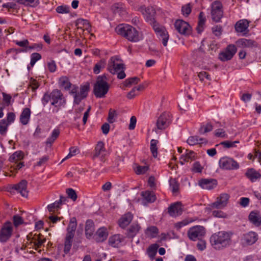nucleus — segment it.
Segmentation results:
<instances>
[{
    "label": "nucleus",
    "mask_w": 261,
    "mask_h": 261,
    "mask_svg": "<svg viewBox=\"0 0 261 261\" xmlns=\"http://www.w3.org/2000/svg\"><path fill=\"white\" fill-rule=\"evenodd\" d=\"M42 103L45 106L49 101L51 105L54 106L53 113H58L59 110L64 107L66 103L65 98L62 92L58 89H55L50 93H45L41 99Z\"/></svg>",
    "instance_id": "obj_1"
},
{
    "label": "nucleus",
    "mask_w": 261,
    "mask_h": 261,
    "mask_svg": "<svg viewBox=\"0 0 261 261\" xmlns=\"http://www.w3.org/2000/svg\"><path fill=\"white\" fill-rule=\"evenodd\" d=\"M232 235L230 232L221 231L211 237L210 242L215 249L220 250L227 247L231 244Z\"/></svg>",
    "instance_id": "obj_2"
},
{
    "label": "nucleus",
    "mask_w": 261,
    "mask_h": 261,
    "mask_svg": "<svg viewBox=\"0 0 261 261\" xmlns=\"http://www.w3.org/2000/svg\"><path fill=\"white\" fill-rule=\"evenodd\" d=\"M115 30L118 34L124 36L130 41L137 42L141 39L138 31L130 25L121 24L118 25Z\"/></svg>",
    "instance_id": "obj_3"
},
{
    "label": "nucleus",
    "mask_w": 261,
    "mask_h": 261,
    "mask_svg": "<svg viewBox=\"0 0 261 261\" xmlns=\"http://www.w3.org/2000/svg\"><path fill=\"white\" fill-rule=\"evenodd\" d=\"M124 65L118 56H114L110 59L108 70L113 74L117 73V77L119 79H123L126 76L124 71Z\"/></svg>",
    "instance_id": "obj_4"
},
{
    "label": "nucleus",
    "mask_w": 261,
    "mask_h": 261,
    "mask_svg": "<svg viewBox=\"0 0 261 261\" xmlns=\"http://www.w3.org/2000/svg\"><path fill=\"white\" fill-rule=\"evenodd\" d=\"M110 85L107 82V77L106 75L98 76L94 85L93 92L97 98H102L105 96L109 91Z\"/></svg>",
    "instance_id": "obj_5"
},
{
    "label": "nucleus",
    "mask_w": 261,
    "mask_h": 261,
    "mask_svg": "<svg viewBox=\"0 0 261 261\" xmlns=\"http://www.w3.org/2000/svg\"><path fill=\"white\" fill-rule=\"evenodd\" d=\"M187 234L190 240L196 241L204 236L205 228L202 226L196 225L191 227L188 230Z\"/></svg>",
    "instance_id": "obj_6"
},
{
    "label": "nucleus",
    "mask_w": 261,
    "mask_h": 261,
    "mask_svg": "<svg viewBox=\"0 0 261 261\" xmlns=\"http://www.w3.org/2000/svg\"><path fill=\"white\" fill-rule=\"evenodd\" d=\"M223 12L222 4L219 1H215L211 4V16L212 19L215 22L220 21L222 17Z\"/></svg>",
    "instance_id": "obj_7"
},
{
    "label": "nucleus",
    "mask_w": 261,
    "mask_h": 261,
    "mask_svg": "<svg viewBox=\"0 0 261 261\" xmlns=\"http://www.w3.org/2000/svg\"><path fill=\"white\" fill-rule=\"evenodd\" d=\"M153 28L159 39L162 41L163 45L166 46L169 39V35L165 28L156 23L153 24Z\"/></svg>",
    "instance_id": "obj_8"
},
{
    "label": "nucleus",
    "mask_w": 261,
    "mask_h": 261,
    "mask_svg": "<svg viewBox=\"0 0 261 261\" xmlns=\"http://www.w3.org/2000/svg\"><path fill=\"white\" fill-rule=\"evenodd\" d=\"M219 166L221 168L225 170H234L239 167V165L236 161L228 157L222 158L219 161Z\"/></svg>",
    "instance_id": "obj_9"
},
{
    "label": "nucleus",
    "mask_w": 261,
    "mask_h": 261,
    "mask_svg": "<svg viewBox=\"0 0 261 261\" xmlns=\"http://www.w3.org/2000/svg\"><path fill=\"white\" fill-rule=\"evenodd\" d=\"M237 52V47L234 45L230 44L227 46L226 49L219 54V59L225 62L231 60Z\"/></svg>",
    "instance_id": "obj_10"
},
{
    "label": "nucleus",
    "mask_w": 261,
    "mask_h": 261,
    "mask_svg": "<svg viewBox=\"0 0 261 261\" xmlns=\"http://www.w3.org/2000/svg\"><path fill=\"white\" fill-rule=\"evenodd\" d=\"M13 227L10 222L7 221L5 223L1 228L0 232V241L5 242L12 235Z\"/></svg>",
    "instance_id": "obj_11"
},
{
    "label": "nucleus",
    "mask_w": 261,
    "mask_h": 261,
    "mask_svg": "<svg viewBox=\"0 0 261 261\" xmlns=\"http://www.w3.org/2000/svg\"><path fill=\"white\" fill-rule=\"evenodd\" d=\"M140 11L147 21L153 24L156 23L154 21L155 11L152 7H146L144 6H142L140 7Z\"/></svg>",
    "instance_id": "obj_12"
},
{
    "label": "nucleus",
    "mask_w": 261,
    "mask_h": 261,
    "mask_svg": "<svg viewBox=\"0 0 261 261\" xmlns=\"http://www.w3.org/2000/svg\"><path fill=\"white\" fill-rule=\"evenodd\" d=\"M174 26L176 30L181 34L188 35L191 32V28L189 23L182 20H177Z\"/></svg>",
    "instance_id": "obj_13"
},
{
    "label": "nucleus",
    "mask_w": 261,
    "mask_h": 261,
    "mask_svg": "<svg viewBox=\"0 0 261 261\" xmlns=\"http://www.w3.org/2000/svg\"><path fill=\"white\" fill-rule=\"evenodd\" d=\"M230 196L228 194L223 193L217 198L215 202L212 203L211 207L216 208H222L226 206Z\"/></svg>",
    "instance_id": "obj_14"
},
{
    "label": "nucleus",
    "mask_w": 261,
    "mask_h": 261,
    "mask_svg": "<svg viewBox=\"0 0 261 261\" xmlns=\"http://www.w3.org/2000/svg\"><path fill=\"white\" fill-rule=\"evenodd\" d=\"M170 115L168 113H163L159 117L156 122V127L159 129H164L169 125Z\"/></svg>",
    "instance_id": "obj_15"
},
{
    "label": "nucleus",
    "mask_w": 261,
    "mask_h": 261,
    "mask_svg": "<svg viewBox=\"0 0 261 261\" xmlns=\"http://www.w3.org/2000/svg\"><path fill=\"white\" fill-rule=\"evenodd\" d=\"M89 85L86 84L80 87V92L74 95V103L79 105L82 99L87 97L89 90Z\"/></svg>",
    "instance_id": "obj_16"
},
{
    "label": "nucleus",
    "mask_w": 261,
    "mask_h": 261,
    "mask_svg": "<svg viewBox=\"0 0 261 261\" xmlns=\"http://www.w3.org/2000/svg\"><path fill=\"white\" fill-rule=\"evenodd\" d=\"M168 210L169 215L172 217L179 216L182 213V205L180 202H176L172 204Z\"/></svg>",
    "instance_id": "obj_17"
},
{
    "label": "nucleus",
    "mask_w": 261,
    "mask_h": 261,
    "mask_svg": "<svg viewBox=\"0 0 261 261\" xmlns=\"http://www.w3.org/2000/svg\"><path fill=\"white\" fill-rule=\"evenodd\" d=\"M199 186L203 189L211 190L217 185V181L214 179H202L199 181Z\"/></svg>",
    "instance_id": "obj_18"
},
{
    "label": "nucleus",
    "mask_w": 261,
    "mask_h": 261,
    "mask_svg": "<svg viewBox=\"0 0 261 261\" xmlns=\"http://www.w3.org/2000/svg\"><path fill=\"white\" fill-rule=\"evenodd\" d=\"M27 181L22 180L19 183L14 186L13 189L19 193L22 196L27 197L28 192L27 190Z\"/></svg>",
    "instance_id": "obj_19"
},
{
    "label": "nucleus",
    "mask_w": 261,
    "mask_h": 261,
    "mask_svg": "<svg viewBox=\"0 0 261 261\" xmlns=\"http://www.w3.org/2000/svg\"><path fill=\"white\" fill-rule=\"evenodd\" d=\"M236 44L238 47L251 48L256 46L255 41L246 38L240 39L237 41Z\"/></svg>",
    "instance_id": "obj_20"
},
{
    "label": "nucleus",
    "mask_w": 261,
    "mask_h": 261,
    "mask_svg": "<svg viewBox=\"0 0 261 261\" xmlns=\"http://www.w3.org/2000/svg\"><path fill=\"white\" fill-rule=\"evenodd\" d=\"M257 240V234L254 232L250 231L244 234L243 240L247 245H252Z\"/></svg>",
    "instance_id": "obj_21"
},
{
    "label": "nucleus",
    "mask_w": 261,
    "mask_h": 261,
    "mask_svg": "<svg viewBox=\"0 0 261 261\" xmlns=\"http://www.w3.org/2000/svg\"><path fill=\"white\" fill-rule=\"evenodd\" d=\"M196 153L192 150H186V152L180 158V163L183 165L184 162H191L196 159Z\"/></svg>",
    "instance_id": "obj_22"
},
{
    "label": "nucleus",
    "mask_w": 261,
    "mask_h": 261,
    "mask_svg": "<svg viewBox=\"0 0 261 261\" xmlns=\"http://www.w3.org/2000/svg\"><path fill=\"white\" fill-rule=\"evenodd\" d=\"M133 218V216L130 213L125 214L119 220V226L121 228H125L130 223Z\"/></svg>",
    "instance_id": "obj_23"
},
{
    "label": "nucleus",
    "mask_w": 261,
    "mask_h": 261,
    "mask_svg": "<svg viewBox=\"0 0 261 261\" xmlns=\"http://www.w3.org/2000/svg\"><path fill=\"white\" fill-rule=\"evenodd\" d=\"M249 23V22L247 19L240 20L236 23L235 29L238 32H244L248 29Z\"/></svg>",
    "instance_id": "obj_24"
},
{
    "label": "nucleus",
    "mask_w": 261,
    "mask_h": 261,
    "mask_svg": "<svg viewBox=\"0 0 261 261\" xmlns=\"http://www.w3.org/2000/svg\"><path fill=\"white\" fill-rule=\"evenodd\" d=\"M249 220L256 226L261 224V216L257 212H251L249 215Z\"/></svg>",
    "instance_id": "obj_25"
},
{
    "label": "nucleus",
    "mask_w": 261,
    "mask_h": 261,
    "mask_svg": "<svg viewBox=\"0 0 261 261\" xmlns=\"http://www.w3.org/2000/svg\"><path fill=\"white\" fill-rule=\"evenodd\" d=\"M94 231V225L92 220H88L85 225V234L87 238L89 239L93 234Z\"/></svg>",
    "instance_id": "obj_26"
},
{
    "label": "nucleus",
    "mask_w": 261,
    "mask_h": 261,
    "mask_svg": "<svg viewBox=\"0 0 261 261\" xmlns=\"http://www.w3.org/2000/svg\"><path fill=\"white\" fill-rule=\"evenodd\" d=\"M31 110L29 108H25L23 110L20 116V121L23 125L28 123L30 119Z\"/></svg>",
    "instance_id": "obj_27"
},
{
    "label": "nucleus",
    "mask_w": 261,
    "mask_h": 261,
    "mask_svg": "<svg viewBox=\"0 0 261 261\" xmlns=\"http://www.w3.org/2000/svg\"><path fill=\"white\" fill-rule=\"evenodd\" d=\"M96 236L97 242H101L104 241L107 239L108 236L107 229L105 227L99 228L96 231Z\"/></svg>",
    "instance_id": "obj_28"
},
{
    "label": "nucleus",
    "mask_w": 261,
    "mask_h": 261,
    "mask_svg": "<svg viewBox=\"0 0 261 261\" xmlns=\"http://www.w3.org/2000/svg\"><path fill=\"white\" fill-rule=\"evenodd\" d=\"M77 226L76 219L75 217H72L70 219L69 223L67 228V233L66 235H71L74 236V232Z\"/></svg>",
    "instance_id": "obj_29"
},
{
    "label": "nucleus",
    "mask_w": 261,
    "mask_h": 261,
    "mask_svg": "<svg viewBox=\"0 0 261 261\" xmlns=\"http://www.w3.org/2000/svg\"><path fill=\"white\" fill-rule=\"evenodd\" d=\"M105 151L104 143L102 141H99L95 146L92 158L94 159L98 157Z\"/></svg>",
    "instance_id": "obj_30"
},
{
    "label": "nucleus",
    "mask_w": 261,
    "mask_h": 261,
    "mask_svg": "<svg viewBox=\"0 0 261 261\" xmlns=\"http://www.w3.org/2000/svg\"><path fill=\"white\" fill-rule=\"evenodd\" d=\"M140 228L141 227L138 223H133L127 230V237L132 238L134 237L138 233Z\"/></svg>",
    "instance_id": "obj_31"
},
{
    "label": "nucleus",
    "mask_w": 261,
    "mask_h": 261,
    "mask_svg": "<svg viewBox=\"0 0 261 261\" xmlns=\"http://www.w3.org/2000/svg\"><path fill=\"white\" fill-rule=\"evenodd\" d=\"M122 241V237L120 234H115L109 239V245L113 247H117Z\"/></svg>",
    "instance_id": "obj_32"
},
{
    "label": "nucleus",
    "mask_w": 261,
    "mask_h": 261,
    "mask_svg": "<svg viewBox=\"0 0 261 261\" xmlns=\"http://www.w3.org/2000/svg\"><path fill=\"white\" fill-rule=\"evenodd\" d=\"M245 174L246 176L252 182L255 181L260 177V174L252 168L249 169Z\"/></svg>",
    "instance_id": "obj_33"
},
{
    "label": "nucleus",
    "mask_w": 261,
    "mask_h": 261,
    "mask_svg": "<svg viewBox=\"0 0 261 261\" xmlns=\"http://www.w3.org/2000/svg\"><path fill=\"white\" fill-rule=\"evenodd\" d=\"M205 19L204 13L202 12H200L199 14L198 23L196 28L198 33H201L203 31Z\"/></svg>",
    "instance_id": "obj_34"
},
{
    "label": "nucleus",
    "mask_w": 261,
    "mask_h": 261,
    "mask_svg": "<svg viewBox=\"0 0 261 261\" xmlns=\"http://www.w3.org/2000/svg\"><path fill=\"white\" fill-rule=\"evenodd\" d=\"M187 142L190 145H195L196 144H202L204 142H206L205 139L203 138H200L197 136H191L189 137Z\"/></svg>",
    "instance_id": "obj_35"
},
{
    "label": "nucleus",
    "mask_w": 261,
    "mask_h": 261,
    "mask_svg": "<svg viewBox=\"0 0 261 261\" xmlns=\"http://www.w3.org/2000/svg\"><path fill=\"white\" fill-rule=\"evenodd\" d=\"M112 10L115 14H118L119 15H123L125 14V9L122 3L114 4L112 7Z\"/></svg>",
    "instance_id": "obj_36"
},
{
    "label": "nucleus",
    "mask_w": 261,
    "mask_h": 261,
    "mask_svg": "<svg viewBox=\"0 0 261 261\" xmlns=\"http://www.w3.org/2000/svg\"><path fill=\"white\" fill-rule=\"evenodd\" d=\"M75 25L78 29H83L84 28L85 30H88L90 28V25L87 20L79 18L75 22Z\"/></svg>",
    "instance_id": "obj_37"
},
{
    "label": "nucleus",
    "mask_w": 261,
    "mask_h": 261,
    "mask_svg": "<svg viewBox=\"0 0 261 261\" xmlns=\"http://www.w3.org/2000/svg\"><path fill=\"white\" fill-rule=\"evenodd\" d=\"M74 237L70 235H66L64 242V251L66 254H67L71 249L72 243V239Z\"/></svg>",
    "instance_id": "obj_38"
},
{
    "label": "nucleus",
    "mask_w": 261,
    "mask_h": 261,
    "mask_svg": "<svg viewBox=\"0 0 261 261\" xmlns=\"http://www.w3.org/2000/svg\"><path fill=\"white\" fill-rule=\"evenodd\" d=\"M141 195L143 198L148 202H153L155 201L156 197L153 192L146 191L142 192Z\"/></svg>",
    "instance_id": "obj_39"
},
{
    "label": "nucleus",
    "mask_w": 261,
    "mask_h": 261,
    "mask_svg": "<svg viewBox=\"0 0 261 261\" xmlns=\"http://www.w3.org/2000/svg\"><path fill=\"white\" fill-rule=\"evenodd\" d=\"M59 84L61 87L64 88L65 90L69 89L71 85L69 79L66 76H62L60 77Z\"/></svg>",
    "instance_id": "obj_40"
},
{
    "label": "nucleus",
    "mask_w": 261,
    "mask_h": 261,
    "mask_svg": "<svg viewBox=\"0 0 261 261\" xmlns=\"http://www.w3.org/2000/svg\"><path fill=\"white\" fill-rule=\"evenodd\" d=\"M59 134L60 130L59 129H54L52 132L51 136L48 138L46 141V145H51L58 137Z\"/></svg>",
    "instance_id": "obj_41"
},
{
    "label": "nucleus",
    "mask_w": 261,
    "mask_h": 261,
    "mask_svg": "<svg viewBox=\"0 0 261 261\" xmlns=\"http://www.w3.org/2000/svg\"><path fill=\"white\" fill-rule=\"evenodd\" d=\"M159 245L156 244H154L149 246L148 248L147 252L148 256L150 257L151 259H153L154 257L156 254L158 249L159 248Z\"/></svg>",
    "instance_id": "obj_42"
},
{
    "label": "nucleus",
    "mask_w": 261,
    "mask_h": 261,
    "mask_svg": "<svg viewBox=\"0 0 261 261\" xmlns=\"http://www.w3.org/2000/svg\"><path fill=\"white\" fill-rule=\"evenodd\" d=\"M23 158V153L21 151H16L9 158V161L11 162L17 163V162L20 161Z\"/></svg>",
    "instance_id": "obj_43"
},
{
    "label": "nucleus",
    "mask_w": 261,
    "mask_h": 261,
    "mask_svg": "<svg viewBox=\"0 0 261 261\" xmlns=\"http://www.w3.org/2000/svg\"><path fill=\"white\" fill-rule=\"evenodd\" d=\"M41 235H39L36 237H34L31 243H33L34 245L37 248L40 247L46 241V239L45 238L42 239L41 238Z\"/></svg>",
    "instance_id": "obj_44"
},
{
    "label": "nucleus",
    "mask_w": 261,
    "mask_h": 261,
    "mask_svg": "<svg viewBox=\"0 0 261 261\" xmlns=\"http://www.w3.org/2000/svg\"><path fill=\"white\" fill-rule=\"evenodd\" d=\"M170 187L173 193L178 192L179 185L175 178H171L169 180Z\"/></svg>",
    "instance_id": "obj_45"
},
{
    "label": "nucleus",
    "mask_w": 261,
    "mask_h": 261,
    "mask_svg": "<svg viewBox=\"0 0 261 261\" xmlns=\"http://www.w3.org/2000/svg\"><path fill=\"white\" fill-rule=\"evenodd\" d=\"M14 42L16 45H18L19 46L25 48V49H19V51H23V52L28 51V45L29 44V42L28 40L24 39L22 41L15 40V41H14Z\"/></svg>",
    "instance_id": "obj_46"
},
{
    "label": "nucleus",
    "mask_w": 261,
    "mask_h": 261,
    "mask_svg": "<svg viewBox=\"0 0 261 261\" xmlns=\"http://www.w3.org/2000/svg\"><path fill=\"white\" fill-rule=\"evenodd\" d=\"M106 64L105 60H101L99 62L96 63L93 68V71L94 73L98 74L100 72L101 69L103 68Z\"/></svg>",
    "instance_id": "obj_47"
},
{
    "label": "nucleus",
    "mask_w": 261,
    "mask_h": 261,
    "mask_svg": "<svg viewBox=\"0 0 261 261\" xmlns=\"http://www.w3.org/2000/svg\"><path fill=\"white\" fill-rule=\"evenodd\" d=\"M140 81V79L135 76L126 79L124 82V86L125 87H130L133 85L137 84Z\"/></svg>",
    "instance_id": "obj_48"
},
{
    "label": "nucleus",
    "mask_w": 261,
    "mask_h": 261,
    "mask_svg": "<svg viewBox=\"0 0 261 261\" xmlns=\"http://www.w3.org/2000/svg\"><path fill=\"white\" fill-rule=\"evenodd\" d=\"M158 141L152 139L150 142V151L153 157L156 158L158 155V148L156 147Z\"/></svg>",
    "instance_id": "obj_49"
},
{
    "label": "nucleus",
    "mask_w": 261,
    "mask_h": 261,
    "mask_svg": "<svg viewBox=\"0 0 261 261\" xmlns=\"http://www.w3.org/2000/svg\"><path fill=\"white\" fill-rule=\"evenodd\" d=\"M20 4L35 7L39 4L38 0H16Z\"/></svg>",
    "instance_id": "obj_50"
},
{
    "label": "nucleus",
    "mask_w": 261,
    "mask_h": 261,
    "mask_svg": "<svg viewBox=\"0 0 261 261\" xmlns=\"http://www.w3.org/2000/svg\"><path fill=\"white\" fill-rule=\"evenodd\" d=\"M9 125L8 123L5 119L0 121V134L2 135H5L7 130V127Z\"/></svg>",
    "instance_id": "obj_51"
},
{
    "label": "nucleus",
    "mask_w": 261,
    "mask_h": 261,
    "mask_svg": "<svg viewBox=\"0 0 261 261\" xmlns=\"http://www.w3.org/2000/svg\"><path fill=\"white\" fill-rule=\"evenodd\" d=\"M213 129V126L211 123H207L205 125H203L199 128V133L201 134L209 132Z\"/></svg>",
    "instance_id": "obj_52"
},
{
    "label": "nucleus",
    "mask_w": 261,
    "mask_h": 261,
    "mask_svg": "<svg viewBox=\"0 0 261 261\" xmlns=\"http://www.w3.org/2000/svg\"><path fill=\"white\" fill-rule=\"evenodd\" d=\"M79 153V149L77 147H71L69 149V153L64 159H63V160L62 161V162H63L65 160L69 159V158H71V156H74Z\"/></svg>",
    "instance_id": "obj_53"
},
{
    "label": "nucleus",
    "mask_w": 261,
    "mask_h": 261,
    "mask_svg": "<svg viewBox=\"0 0 261 261\" xmlns=\"http://www.w3.org/2000/svg\"><path fill=\"white\" fill-rule=\"evenodd\" d=\"M192 7L190 4H186L181 8V12L183 15L188 16L191 12Z\"/></svg>",
    "instance_id": "obj_54"
},
{
    "label": "nucleus",
    "mask_w": 261,
    "mask_h": 261,
    "mask_svg": "<svg viewBox=\"0 0 261 261\" xmlns=\"http://www.w3.org/2000/svg\"><path fill=\"white\" fill-rule=\"evenodd\" d=\"M41 58V56L39 53H33L31 56V62L30 64L33 67L36 62Z\"/></svg>",
    "instance_id": "obj_55"
},
{
    "label": "nucleus",
    "mask_w": 261,
    "mask_h": 261,
    "mask_svg": "<svg viewBox=\"0 0 261 261\" xmlns=\"http://www.w3.org/2000/svg\"><path fill=\"white\" fill-rule=\"evenodd\" d=\"M66 193L68 197L71 199L73 201H75L77 199L76 193L73 189L68 188L66 189Z\"/></svg>",
    "instance_id": "obj_56"
},
{
    "label": "nucleus",
    "mask_w": 261,
    "mask_h": 261,
    "mask_svg": "<svg viewBox=\"0 0 261 261\" xmlns=\"http://www.w3.org/2000/svg\"><path fill=\"white\" fill-rule=\"evenodd\" d=\"M239 143V141H234L233 142L226 141L222 142L220 143V144L223 145L224 147L228 148H232V147L236 146L235 144L236 143Z\"/></svg>",
    "instance_id": "obj_57"
},
{
    "label": "nucleus",
    "mask_w": 261,
    "mask_h": 261,
    "mask_svg": "<svg viewBox=\"0 0 261 261\" xmlns=\"http://www.w3.org/2000/svg\"><path fill=\"white\" fill-rule=\"evenodd\" d=\"M70 8L67 6H60L56 8V11L61 14L68 13L69 12Z\"/></svg>",
    "instance_id": "obj_58"
},
{
    "label": "nucleus",
    "mask_w": 261,
    "mask_h": 261,
    "mask_svg": "<svg viewBox=\"0 0 261 261\" xmlns=\"http://www.w3.org/2000/svg\"><path fill=\"white\" fill-rule=\"evenodd\" d=\"M192 221V220H188V219H185L180 222L175 223V227L178 230L182 227L189 224L190 222Z\"/></svg>",
    "instance_id": "obj_59"
},
{
    "label": "nucleus",
    "mask_w": 261,
    "mask_h": 261,
    "mask_svg": "<svg viewBox=\"0 0 261 261\" xmlns=\"http://www.w3.org/2000/svg\"><path fill=\"white\" fill-rule=\"evenodd\" d=\"M213 216L217 217V218H226L227 217V215L224 213L223 212L219 210H215L212 212Z\"/></svg>",
    "instance_id": "obj_60"
},
{
    "label": "nucleus",
    "mask_w": 261,
    "mask_h": 261,
    "mask_svg": "<svg viewBox=\"0 0 261 261\" xmlns=\"http://www.w3.org/2000/svg\"><path fill=\"white\" fill-rule=\"evenodd\" d=\"M198 242L197 244L198 249L201 251L204 250L206 248V242L202 238L198 239Z\"/></svg>",
    "instance_id": "obj_61"
},
{
    "label": "nucleus",
    "mask_w": 261,
    "mask_h": 261,
    "mask_svg": "<svg viewBox=\"0 0 261 261\" xmlns=\"http://www.w3.org/2000/svg\"><path fill=\"white\" fill-rule=\"evenodd\" d=\"M147 231L150 233L152 237H154L158 233L159 230L155 226H151L147 228Z\"/></svg>",
    "instance_id": "obj_62"
},
{
    "label": "nucleus",
    "mask_w": 261,
    "mask_h": 261,
    "mask_svg": "<svg viewBox=\"0 0 261 261\" xmlns=\"http://www.w3.org/2000/svg\"><path fill=\"white\" fill-rule=\"evenodd\" d=\"M23 222V219L21 217L18 215H15L13 216V223L15 226H17L20 224H22Z\"/></svg>",
    "instance_id": "obj_63"
},
{
    "label": "nucleus",
    "mask_w": 261,
    "mask_h": 261,
    "mask_svg": "<svg viewBox=\"0 0 261 261\" xmlns=\"http://www.w3.org/2000/svg\"><path fill=\"white\" fill-rule=\"evenodd\" d=\"M212 31L215 36H220L222 33V27L217 25L212 28Z\"/></svg>",
    "instance_id": "obj_64"
}]
</instances>
